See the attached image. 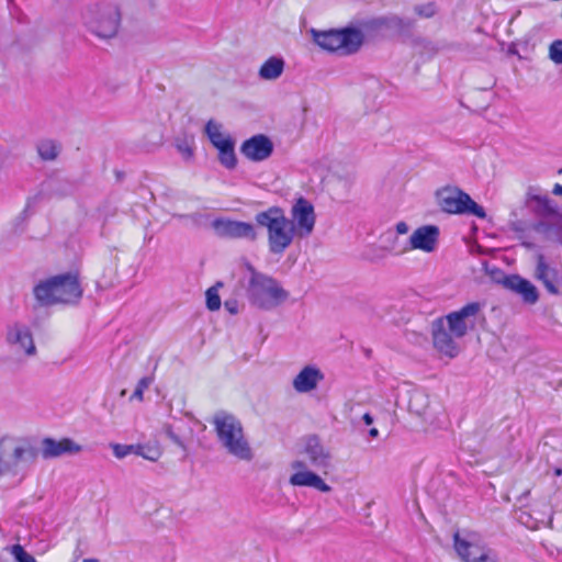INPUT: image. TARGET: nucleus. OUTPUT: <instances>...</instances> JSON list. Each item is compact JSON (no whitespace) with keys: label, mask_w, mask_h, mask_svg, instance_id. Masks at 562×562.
<instances>
[{"label":"nucleus","mask_w":562,"mask_h":562,"mask_svg":"<svg viewBox=\"0 0 562 562\" xmlns=\"http://www.w3.org/2000/svg\"><path fill=\"white\" fill-rule=\"evenodd\" d=\"M482 304L471 302L458 311L436 318L431 323L434 347L442 355L454 358L460 352L459 340L475 326Z\"/></svg>","instance_id":"nucleus-1"},{"label":"nucleus","mask_w":562,"mask_h":562,"mask_svg":"<svg viewBox=\"0 0 562 562\" xmlns=\"http://www.w3.org/2000/svg\"><path fill=\"white\" fill-rule=\"evenodd\" d=\"M40 456L34 440L24 436H7L0 439V476L22 482L35 465Z\"/></svg>","instance_id":"nucleus-2"},{"label":"nucleus","mask_w":562,"mask_h":562,"mask_svg":"<svg viewBox=\"0 0 562 562\" xmlns=\"http://www.w3.org/2000/svg\"><path fill=\"white\" fill-rule=\"evenodd\" d=\"M33 294L40 306L76 304L82 296V288L78 274L67 272L40 281Z\"/></svg>","instance_id":"nucleus-3"},{"label":"nucleus","mask_w":562,"mask_h":562,"mask_svg":"<svg viewBox=\"0 0 562 562\" xmlns=\"http://www.w3.org/2000/svg\"><path fill=\"white\" fill-rule=\"evenodd\" d=\"M218 443L231 456L250 461L254 458L252 449L245 436L241 422L233 414L220 411L212 417Z\"/></svg>","instance_id":"nucleus-4"},{"label":"nucleus","mask_w":562,"mask_h":562,"mask_svg":"<svg viewBox=\"0 0 562 562\" xmlns=\"http://www.w3.org/2000/svg\"><path fill=\"white\" fill-rule=\"evenodd\" d=\"M256 223L267 229V241L272 255H283L297 235L288 221L285 212L279 206H270L255 215Z\"/></svg>","instance_id":"nucleus-5"},{"label":"nucleus","mask_w":562,"mask_h":562,"mask_svg":"<svg viewBox=\"0 0 562 562\" xmlns=\"http://www.w3.org/2000/svg\"><path fill=\"white\" fill-rule=\"evenodd\" d=\"M244 267L248 273L247 295L254 305L262 310H272L286 300L288 292L276 279L256 271L249 262Z\"/></svg>","instance_id":"nucleus-6"},{"label":"nucleus","mask_w":562,"mask_h":562,"mask_svg":"<svg viewBox=\"0 0 562 562\" xmlns=\"http://www.w3.org/2000/svg\"><path fill=\"white\" fill-rule=\"evenodd\" d=\"M82 22L93 35L109 40L117 34L121 15L117 8L112 4H94L83 12Z\"/></svg>","instance_id":"nucleus-7"},{"label":"nucleus","mask_w":562,"mask_h":562,"mask_svg":"<svg viewBox=\"0 0 562 562\" xmlns=\"http://www.w3.org/2000/svg\"><path fill=\"white\" fill-rule=\"evenodd\" d=\"M315 43L322 48L336 52L340 55L356 53L363 43V34L360 30L345 29L324 32L313 31Z\"/></svg>","instance_id":"nucleus-8"},{"label":"nucleus","mask_w":562,"mask_h":562,"mask_svg":"<svg viewBox=\"0 0 562 562\" xmlns=\"http://www.w3.org/2000/svg\"><path fill=\"white\" fill-rule=\"evenodd\" d=\"M3 341L18 360H25L37 356L33 331L23 322L13 321L8 323L4 327Z\"/></svg>","instance_id":"nucleus-9"},{"label":"nucleus","mask_w":562,"mask_h":562,"mask_svg":"<svg viewBox=\"0 0 562 562\" xmlns=\"http://www.w3.org/2000/svg\"><path fill=\"white\" fill-rule=\"evenodd\" d=\"M438 203L442 211L453 214H472L485 218L484 209L474 202L471 196L458 189L446 188L437 193Z\"/></svg>","instance_id":"nucleus-10"},{"label":"nucleus","mask_w":562,"mask_h":562,"mask_svg":"<svg viewBox=\"0 0 562 562\" xmlns=\"http://www.w3.org/2000/svg\"><path fill=\"white\" fill-rule=\"evenodd\" d=\"M288 221L292 224L297 239L311 236L316 223L313 204L304 198L297 199L291 207Z\"/></svg>","instance_id":"nucleus-11"},{"label":"nucleus","mask_w":562,"mask_h":562,"mask_svg":"<svg viewBox=\"0 0 562 562\" xmlns=\"http://www.w3.org/2000/svg\"><path fill=\"white\" fill-rule=\"evenodd\" d=\"M454 549L458 555L465 562H497L496 554L477 542L474 533L461 538L459 532L454 533Z\"/></svg>","instance_id":"nucleus-12"},{"label":"nucleus","mask_w":562,"mask_h":562,"mask_svg":"<svg viewBox=\"0 0 562 562\" xmlns=\"http://www.w3.org/2000/svg\"><path fill=\"white\" fill-rule=\"evenodd\" d=\"M302 453L305 456L311 468L324 474H327L334 468L330 450L315 435L304 438Z\"/></svg>","instance_id":"nucleus-13"},{"label":"nucleus","mask_w":562,"mask_h":562,"mask_svg":"<svg viewBox=\"0 0 562 562\" xmlns=\"http://www.w3.org/2000/svg\"><path fill=\"white\" fill-rule=\"evenodd\" d=\"M212 227L215 234L222 238L246 239L249 241H255L258 238L256 227L248 222L215 218L212 222Z\"/></svg>","instance_id":"nucleus-14"},{"label":"nucleus","mask_w":562,"mask_h":562,"mask_svg":"<svg viewBox=\"0 0 562 562\" xmlns=\"http://www.w3.org/2000/svg\"><path fill=\"white\" fill-rule=\"evenodd\" d=\"M291 468L296 470V472L289 479L291 485L313 487L323 493L331 491V487L321 477V475L306 469V463L304 461L296 460L292 462Z\"/></svg>","instance_id":"nucleus-15"},{"label":"nucleus","mask_w":562,"mask_h":562,"mask_svg":"<svg viewBox=\"0 0 562 562\" xmlns=\"http://www.w3.org/2000/svg\"><path fill=\"white\" fill-rule=\"evenodd\" d=\"M439 234V228L436 225L420 226L413 232L408 247H405L401 252L413 249L432 252L438 246Z\"/></svg>","instance_id":"nucleus-16"},{"label":"nucleus","mask_w":562,"mask_h":562,"mask_svg":"<svg viewBox=\"0 0 562 562\" xmlns=\"http://www.w3.org/2000/svg\"><path fill=\"white\" fill-rule=\"evenodd\" d=\"M273 148V143L268 136L257 134L241 144L240 153L247 159L258 162L268 159L272 155Z\"/></svg>","instance_id":"nucleus-17"},{"label":"nucleus","mask_w":562,"mask_h":562,"mask_svg":"<svg viewBox=\"0 0 562 562\" xmlns=\"http://www.w3.org/2000/svg\"><path fill=\"white\" fill-rule=\"evenodd\" d=\"M82 450V447L70 438H61L56 440L54 438H44L38 449L43 459L49 460L59 458L65 454H77Z\"/></svg>","instance_id":"nucleus-18"},{"label":"nucleus","mask_w":562,"mask_h":562,"mask_svg":"<svg viewBox=\"0 0 562 562\" xmlns=\"http://www.w3.org/2000/svg\"><path fill=\"white\" fill-rule=\"evenodd\" d=\"M324 378L319 368L308 364L294 376L292 386L297 393H310L317 389Z\"/></svg>","instance_id":"nucleus-19"},{"label":"nucleus","mask_w":562,"mask_h":562,"mask_svg":"<svg viewBox=\"0 0 562 562\" xmlns=\"http://www.w3.org/2000/svg\"><path fill=\"white\" fill-rule=\"evenodd\" d=\"M505 288L518 293L522 296L524 301L533 304L538 300V292L536 286L526 279L519 276H509L504 279Z\"/></svg>","instance_id":"nucleus-20"},{"label":"nucleus","mask_w":562,"mask_h":562,"mask_svg":"<svg viewBox=\"0 0 562 562\" xmlns=\"http://www.w3.org/2000/svg\"><path fill=\"white\" fill-rule=\"evenodd\" d=\"M536 276L539 280L542 281L548 292L552 294L558 293L557 271L546 263L544 258L541 255L538 257Z\"/></svg>","instance_id":"nucleus-21"},{"label":"nucleus","mask_w":562,"mask_h":562,"mask_svg":"<svg viewBox=\"0 0 562 562\" xmlns=\"http://www.w3.org/2000/svg\"><path fill=\"white\" fill-rule=\"evenodd\" d=\"M409 411L423 418L425 423H432V418L428 413L429 409V398L428 395H426L423 392H414L411 395L409 403H408Z\"/></svg>","instance_id":"nucleus-22"},{"label":"nucleus","mask_w":562,"mask_h":562,"mask_svg":"<svg viewBox=\"0 0 562 562\" xmlns=\"http://www.w3.org/2000/svg\"><path fill=\"white\" fill-rule=\"evenodd\" d=\"M222 126L221 124L210 120L205 125V133L212 143V145L217 149L221 150L223 148H226L234 144V140L222 133L221 131Z\"/></svg>","instance_id":"nucleus-23"},{"label":"nucleus","mask_w":562,"mask_h":562,"mask_svg":"<svg viewBox=\"0 0 562 562\" xmlns=\"http://www.w3.org/2000/svg\"><path fill=\"white\" fill-rule=\"evenodd\" d=\"M284 70V61L279 57L268 58L259 69V77L263 80H276Z\"/></svg>","instance_id":"nucleus-24"},{"label":"nucleus","mask_w":562,"mask_h":562,"mask_svg":"<svg viewBox=\"0 0 562 562\" xmlns=\"http://www.w3.org/2000/svg\"><path fill=\"white\" fill-rule=\"evenodd\" d=\"M37 153L44 160H54L59 154V146L50 139L42 140L37 145Z\"/></svg>","instance_id":"nucleus-25"},{"label":"nucleus","mask_w":562,"mask_h":562,"mask_svg":"<svg viewBox=\"0 0 562 562\" xmlns=\"http://www.w3.org/2000/svg\"><path fill=\"white\" fill-rule=\"evenodd\" d=\"M218 160L227 169H234L237 165V158L234 149V144L218 150Z\"/></svg>","instance_id":"nucleus-26"},{"label":"nucleus","mask_w":562,"mask_h":562,"mask_svg":"<svg viewBox=\"0 0 562 562\" xmlns=\"http://www.w3.org/2000/svg\"><path fill=\"white\" fill-rule=\"evenodd\" d=\"M221 283H217L214 286H211L207 289L205 296H206V306L210 311H217L221 307V297L218 295V289Z\"/></svg>","instance_id":"nucleus-27"},{"label":"nucleus","mask_w":562,"mask_h":562,"mask_svg":"<svg viewBox=\"0 0 562 562\" xmlns=\"http://www.w3.org/2000/svg\"><path fill=\"white\" fill-rule=\"evenodd\" d=\"M153 381H154V379L151 376L142 378L138 381L136 389L131 396V401L137 400V401L142 402L144 400V391L150 386Z\"/></svg>","instance_id":"nucleus-28"},{"label":"nucleus","mask_w":562,"mask_h":562,"mask_svg":"<svg viewBox=\"0 0 562 562\" xmlns=\"http://www.w3.org/2000/svg\"><path fill=\"white\" fill-rule=\"evenodd\" d=\"M111 448H112L113 454L117 459H123L133 452L138 453V448L133 445L111 443Z\"/></svg>","instance_id":"nucleus-29"},{"label":"nucleus","mask_w":562,"mask_h":562,"mask_svg":"<svg viewBox=\"0 0 562 562\" xmlns=\"http://www.w3.org/2000/svg\"><path fill=\"white\" fill-rule=\"evenodd\" d=\"M549 57L555 64H562V40H555L549 47Z\"/></svg>","instance_id":"nucleus-30"},{"label":"nucleus","mask_w":562,"mask_h":562,"mask_svg":"<svg viewBox=\"0 0 562 562\" xmlns=\"http://www.w3.org/2000/svg\"><path fill=\"white\" fill-rule=\"evenodd\" d=\"M12 554L18 562H36L20 544L12 547Z\"/></svg>","instance_id":"nucleus-31"},{"label":"nucleus","mask_w":562,"mask_h":562,"mask_svg":"<svg viewBox=\"0 0 562 562\" xmlns=\"http://www.w3.org/2000/svg\"><path fill=\"white\" fill-rule=\"evenodd\" d=\"M164 432L165 435L179 448H181L183 451H187V446L183 442V440L175 432L171 425H165L164 426Z\"/></svg>","instance_id":"nucleus-32"},{"label":"nucleus","mask_w":562,"mask_h":562,"mask_svg":"<svg viewBox=\"0 0 562 562\" xmlns=\"http://www.w3.org/2000/svg\"><path fill=\"white\" fill-rule=\"evenodd\" d=\"M415 12L423 18H431L436 14L435 3H426L415 7Z\"/></svg>","instance_id":"nucleus-33"},{"label":"nucleus","mask_w":562,"mask_h":562,"mask_svg":"<svg viewBox=\"0 0 562 562\" xmlns=\"http://www.w3.org/2000/svg\"><path fill=\"white\" fill-rule=\"evenodd\" d=\"M176 147L186 160H189L193 156V148L188 140L177 142Z\"/></svg>","instance_id":"nucleus-34"},{"label":"nucleus","mask_w":562,"mask_h":562,"mask_svg":"<svg viewBox=\"0 0 562 562\" xmlns=\"http://www.w3.org/2000/svg\"><path fill=\"white\" fill-rule=\"evenodd\" d=\"M383 24L387 27H403L405 25L403 19L396 15L385 19Z\"/></svg>","instance_id":"nucleus-35"},{"label":"nucleus","mask_w":562,"mask_h":562,"mask_svg":"<svg viewBox=\"0 0 562 562\" xmlns=\"http://www.w3.org/2000/svg\"><path fill=\"white\" fill-rule=\"evenodd\" d=\"M224 305H225V308L231 314H236L237 313V302L236 301H226Z\"/></svg>","instance_id":"nucleus-36"},{"label":"nucleus","mask_w":562,"mask_h":562,"mask_svg":"<svg viewBox=\"0 0 562 562\" xmlns=\"http://www.w3.org/2000/svg\"><path fill=\"white\" fill-rule=\"evenodd\" d=\"M408 229H409L408 225L405 222H398L396 224V232L400 235H404V234L408 233Z\"/></svg>","instance_id":"nucleus-37"},{"label":"nucleus","mask_w":562,"mask_h":562,"mask_svg":"<svg viewBox=\"0 0 562 562\" xmlns=\"http://www.w3.org/2000/svg\"><path fill=\"white\" fill-rule=\"evenodd\" d=\"M362 420L364 422L366 425H371L373 423V417L369 413H366L362 416Z\"/></svg>","instance_id":"nucleus-38"},{"label":"nucleus","mask_w":562,"mask_h":562,"mask_svg":"<svg viewBox=\"0 0 562 562\" xmlns=\"http://www.w3.org/2000/svg\"><path fill=\"white\" fill-rule=\"evenodd\" d=\"M552 192L555 195H562V184H555Z\"/></svg>","instance_id":"nucleus-39"},{"label":"nucleus","mask_w":562,"mask_h":562,"mask_svg":"<svg viewBox=\"0 0 562 562\" xmlns=\"http://www.w3.org/2000/svg\"><path fill=\"white\" fill-rule=\"evenodd\" d=\"M369 435H370V437H372V438H376V437L379 436V430H378L376 428H371V429L369 430Z\"/></svg>","instance_id":"nucleus-40"},{"label":"nucleus","mask_w":562,"mask_h":562,"mask_svg":"<svg viewBox=\"0 0 562 562\" xmlns=\"http://www.w3.org/2000/svg\"><path fill=\"white\" fill-rule=\"evenodd\" d=\"M554 474H555L557 476L562 475V469H561V468H555V469H554Z\"/></svg>","instance_id":"nucleus-41"},{"label":"nucleus","mask_w":562,"mask_h":562,"mask_svg":"<svg viewBox=\"0 0 562 562\" xmlns=\"http://www.w3.org/2000/svg\"><path fill=\"white\" fill-rule=\"evenodd\" d=\"M530 491H526L521 496L519 497V501H521L522 497H527L529 495Z\"/></svg>","instance_id":"nucleus-42"},{"label":"nucleus","mask_w":562,"mask_h":562,"mask_svg":"<svg viewBox=\"0 0 562 562\" xmlns=\"http://www.w3.org/2000/svg\"><path fill=\"white\" fill-rule=\"evenodd\" d=\"M82 562H98L97 559H85Z\"/></svg>","instance_id":"nucleus-43"},{"label":"nucleus","mask_w":562,"mask_h":562,"mask_svg":"<svg viewBox=\"0 0 562 562\" xmlns=\"http://www.w3.org/2000/svg\"><path fill=\"white\" fill-rule=\"evenodd\" d=\"M125 394H126V390H122L121 391V396H125Z\"/></svg>","instance_id":"nucleus-44"}]
</instances>
